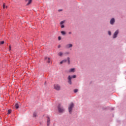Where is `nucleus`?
<instances>
[{
  "label": "nucleus",
  "mask_w": 126,
  "mask_h": 126,
  "mask_svg": "<svg viewBox=\"0 0 126 126\" xmlns=\"http://www.w3.org/2000/svg\"><path fill=\"white\" fill-rule=\"evenodd\" d=\"M71 33H72L71 32H68V34H71Z\"/></svg>",
  "instance_id": "nucleus-29"
},
{
  "label": "nucleus",
  "mask_w": 126,
  "mask_h": 126,
  "mask_svg": "<svg viewBox=\"0 0 126 126\" xmlns=\"http://www.w3.org/2000/svg\"><path fill=\"white\" fill-rule=\"evenodd\" d=\"M58 111H59V113H63L64 111V109H63V106H62L61 105V104H59L58 105Z\"/></svg>",
  "instance_id": "nucleus-3"
},
{
  "label": "nucleus",
  "mask_w": 126,
  "mask_h": 126,
  "mask_svg": "<svg viewBox=\"0 0 126 126\" xmlns=\"http://www.w3.org/2000/svg\"><path fill=\"white\" fill-rule=\"evenodd\" d=\"M63 23H64V21H62L60 22L61 25H63Z\"/></svg>",
  "instance_id": "nucleus-17"
},
{
  "label": "nucleus",
  "mask_w": 126,
  "mask_h": 126,
  "mask_svg": "<svg viewBox=\"0 0 126 126\" xmlns=\"http://www.w3.org/2000/svg\"><path fill=\"white\" fill-rule=\"evenodd\" d=\"M67 62H68V64H70V58H69V57H67Z\"/></svg>",
  "instance_id": "nucleus-13"
},
{
  "label": "nucleus",
  "mask_w": 126,
  "mask_h": 126,
  "mask_svg": "<svg viewBox=\"0 0 126 126\" xmlns=\"http://www.w3.org/2000/svg\"><path fill=\"white\" fill-rule=\"evenodd\" d=\"M75 71V69L74 68H71L69 70V72H74Z\"/></svg>",
  "instance_id": "nucleus-10"
},
{
  "label": "nucleus",
  "mask_w": 126,
  "mask_h": 126,
  "mask_svg": "<svg viewBox=\"0 0 126 126\" xmlns=\"http://www.w3.org/2000/svg\"><path fill=\"white\" fill-rule=\"evenodd\" d=\"M114 23H115V19L112 18L111 20H110V24L112 25L114 24Z\"/></svg>",
  "instance_id": "nucleus-9"
},
{
  "label": "nucleus",
  "mask_w": 126,
  "mask_h": 126,
  "mask_svg": "<svg viewBox=\"0 0 126 126\" xmlns=\"http://www.w3.org/2000/svg\"><path fill=\"white\" fill-rule=\"evenodd\" d=\"M45 60H47V63H51V59H50V58L45 57Z\"/></svg>",
  "instance_id": "nucleus-8"
},
{
  "label": "nucleus",
  "mask_w": 126,
  "mask_h": 126,
  "mask_svg": "<svg viewBox=\"0 0 126 126\" xmlns=\"http://www.w3.org/2000/svg\"><path fill=\"white\" fill-rule=\"evenodd\" d=\"M58 40H59V41H60V40H62V37H61V36H59Z\"/></svg>",
  "instance_id": "nucleus-22"
},
{
  "label": "nucleus",
  "mask_w": 126,
  "mask_h": 126,
  "mask_svg": "<svg viewBox=\"0 0 126 126\" xmlns=\"http://www.w3.org/2000/svg\"><path fill=\"white\" fill-rule=\"evenodd\" d=\"M66 62H67V60H63V63H66Z\"/></svg>",
  "instance_id": "nucleus-24"
},
{
  "label": "nucleus",
  "mask_w": 126,
  "mask_h": 126,
  "mask_svg": "<svg viewBox=\"0 0 126 126\" xmlns=\"http://www.w3.org/2000/svg\"><path fill=\"white\" fill-rule=\"evenodd\" d=\"M63 55V52H59V53H58V55H59L60 57H62Z\"/></svg>",
  "instance_id": "nucleus-15"
},
{
  "label": "nucleus",
  "mask_w": 126,
  "mask_h": 126,
  "mask_svg": "<svg viewBox=\"0 0 126 126\" xmlns=\"http://www.w3.org/2000/svg\"><path fill=\"white\" fill-rule=\"evenodd\" d=\"M54 89L59 91L61 90V86L59 85H54Z\"/></svg>",
  "instance_id": "nucleus-4"
},
{
  "label": "nucleus",
  "mask_w": 126,
  "mask_h": 126,
  "mask_svg": "<svg viewBox=\"0 0 126 126\" xmlns=\"http://www.w3.org/2000/svg\"><path fill=\"white\" fill-rule=\"evenodd\" d=\"M72 44H68L65 46L66 49H69L70 48H72Z\"/></svg>",
  "instance_id": "nucleus-5"
},
{
  "label": "nucleus",
  "mask_w": 126,
  "mask_h": 126,
  "mask_svg": "<svg viewBox=\"0 0 126 126\" xmlns=\"http://www.w3.org/2000/svg\"><path fill=\"white\" fill-rule=\"evenodd\" d=\"M78 92V90H77V89H75V90H74V93H76Z\"/></svg>",
  "instance_id": "nucleus-18"
},
{
  "label": "nucleus",
  "mask_w": 126,
  "mask_h": 126,
  "mask_svg": "<svg viewBox=\"0 0 126 126\" xmlns=\"http://www.w3.org/2000/svg\"><path fill=\"white\" fill-rule=\"evenodd\" d=\"M61 34H62L63 35H65V34H66V32H65L64 31H62L61 32Z\"/></svg>",
  "instance_id": "nucleus-16"
},
{
  "label": "nucleus",
  "mask_w": 126,
  "mask_h": 126,
  "mask_svg": "<svg viewBox=\"0 0 126 126\" xmlns=\"http://www.w3.org/2000/svg\"><path fill=\"white\" fill-rule=\"evenodd\" d=\"M9 51H11V45H9Z\"/></svg>",
  "instance_id": "nucleus-20"
},
{
  "label": "nucleus",
  "mask_w": 126,
  "mask_h": 126,
  "mask_svg": "<svg viewBox=\"0 0 126 126\" xmlns=\"http://www.w3.org/2000/svg\"><path fill=\"white\" fill-rule=\"evenodd\" d=\"M58 49H60V48H61V45H59V46H58Z\"/></svg>",
  "instance_id": "nucleus-28"
},
{
  "label": "nucleus",
  "mask_w": 126,
  "mask_h": 126,
  "mask_svg": "<svg viewBox=\"0 0 126 126\" xmlns=\"http://www.w3.org/2000/svg\"><path fill=\"white\" fill-rule=\"evenodd\" d=\"M26 1H28L27 5H29L32 2V0H26Z\"/></svg>",
  "instance_id": "nucleus-12"
},
{
  "label": "nucleus",
  "mask_w": 126,
  "mask_h": 126,
  "mask_svg": "<svg viewBox=\"0 0 126 126\" xmlns=\"http://www.w3.org/2000/svg\"><path fill=\"white\" fill-rule=\"evenodd\" d=\"M0 44L1 45H2V44H4V41H2L0 43Z\"/></svg>",
  "instance_id": "nucleus-21"
},
{
  "label": "nucleus",
  "mask_w": 126,
  "mask_h": 126,
  "mask_svg": "<svg viewBox=\"0 0 126 126\" xmlns=\"http://www.w3.org/2000/svg\"><path fill=\"white\" fill-rule=\"evenodd\" d=\"M62 63H63V62L62 61L60 62V64H62Z\"/></svg>",
  "instance_id": "nucleus-27"
},
{
  "label": "nucleus",
  "mask_w": 126,
  "mask_h": 126,
  "mask_svg": "<svg viewBox=\"0 0 126 126\" xmlns=\"http://www.w3.org/2000/svg\"><path fill=\"white\" fill-rule=\"evenodd\" d=\"M33 117H34V118H36L37 117V112H33Z\"/></svg>",
  "instance_id": "nucleus-14"
},
{
  "label": "nucleus",
  "mask_w": 126,
  "mask_h": 126,
  "mask_svg": "<svg viewBox=\"0 0 126 126\" xmlns=\"http://www.w3.org/2000/svg\"><path fill=\"white\" fill-rule=\"evenodd\" d=\"M47 126H50V118L49 117H47Z\"/></svg>",
  "instance_id": "nucleus-7"
},
{
  "label": "nucleus",
  "mask_w": 126,
  "mask_h": 126,
  "mask_svg": "<svg viewBox=\"0 0 126 126\" xmlns=\"http://www.w3.org/2000/svg\"><path fill=\"white\" fill-rule=\"evenodd\" d=\"M72 78H76V75H73V76H71L70 75H69V76H68V78H67V80H68L67 82H68V83H69V84H70V85H71V84H72L71 79H72Z\"/></svg>",
  "instance_id": "nucleus-1"
},
{
  "label": "nucleus",
  "mask_w": 126,
  "mask_h": 126,
  "mask_svg": "<svg viewBox=\"0 0 126 126\" xmlns=\"http://www.w3.org/2000/svg\"><path fill=\"white\" fill-rule=\"evenodd\" d=\"M5 7L6 8H7V6H6Z\"/></svg>",
  "instance_id": "nucleus-30"
},
{
  "label": "nucleus",
  "mask_w": 126,
  "mask_h": 126,
  "mask_svg": "<svg viewBox=\"0 0 126 126\" xmlns=\"http://www.w3.org/2000/svg\"><path fill=\"white\" fill-rule=\"evenodd\" d=\"M15 108H16V109H18V108H19V103H17L15 104Z\"/></svg>",
  "instance_id": "nucleus-11"
},
{
  "label": "nucleus",
  "mask_w": 126,
  "mask_h": 126,
  "mask_svg": "<svg viewBox=\"0 0 126 126\" xmlns=\"http://www.w3.org/2000/svg\"><path fill=\"white\" fill-rule=\"evenodd\" d=\"M3 8H5V3H4L3 4Z\"/></svg>",
  "instance_id": "nucleus-23"
},
{
  "label": "nucleus",
  "mask_w": 126,
  "mask_h": 126,
  "mask_svg": "<svg viewBox=\"0 0 126 126\" xmlns=\"http://www.w3.org/2000/svg\"><path fill=\"white\" fill-rule=\"evenodd\" d=\"M118 34H119V31H116L113 35V38H117Z\"/></svg>",
  "instance_id": "nucleus-6"
},
{
  "label": "nucleus",
  "mask_w": 126,
  "mask_h": 126,
  "mask_svg": "<svg viewBox=\"0 0 126 126\" xmlns=\"http://www.w3.org/2000/svg\"><path fill=\"white\" fill-rule=\"evenodd\" d=\"M73 107H74V104H73V103L72 102L70 104L68 107V111L70 114H71L72 112V108H73Z\"/></svg>",
  "instance_id": "nucleus-2"
},
{
  "label": "nucleus",
  "mask_w": 126,
  "mask_h": 126,
  "mask_svg": "<svg viewBox=\"0 0 126 126\" xmlns=\"http://www.w3.org/2000/svg\"><path fill=\"white\" fill-rule=\"evenodd\" d=\"M108 35H109L110 36V35H111V32L108 31Z\"/></svg>",
  "instance_id": "nucleus-26"
},
{
  "label": "nucleus",
  "mask_w": 126,
  "mask_h": 126,
  "mask_svg": "<svg viewBox=\"0 0 126 126\" xmlns=\"http://www.w3.org/2000/svg\"><path fill=\"white\" fill-rule=\"evenodd\" d=\"M59 11H62V10H59Z\"/></svg>",
  "instance_id": "nucleus-31"
},
{
  "label": "nucleus",
  "mask_w": 126,
  "mask_h": 126,
  "mask_svg": "<svg viewBox=\"0 0 126 126\" xmlns=\"http://www.w3.org/2000/svg\"><path fill=\"white\" fill-rule=\"evenodd\" d=\"M11 113V110H8V115H9V114H10Z\"/></svg>",
  "instance_id": "nucleus-19"
},
{
  "label": "nucleus",
  "mask_w": 126,
  "mask_h": 126,
  "mask_svg": "<svg viewBox=\"0 0 126 126\" xmlns=\"http://www.w3.org/2000/svg\"><path fill=\"white\" fill-rule=\"evenodd\" d=\"M61 28H64V25H61Z\"/></svg>",
  "instance_id": "nucleus-25"
}]
</instances>
